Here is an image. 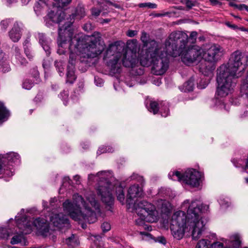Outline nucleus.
<instances>
[{
  "instance_id": "3c124183",
  "label": "nucleus",
  "mask_w": 248,
  "mask_h": 248,
  "mask_svg": "<svg viewBox=\"0 0 248 248\" xmlns=\"http://www.w3.org/2000/svg\"><path fill=\"white\" fill-rule=\"evenodd\" d=\"M197 32L196 31H192L190 34V36L188 37V40H191V43H193L195 42L197 36Z\"/></svg>"
},
{
  "instance_id": "423d86ee",
  "label": "nucleus",
  "mask_w": 248,
  "mask_h": 248,
  "mask_svg": "<svg viewBox=\"0 0 248 248\" xmlns=\"http://www.w3.org/2000/svg\"><path fill=\"white\" fill-rule=\"evenodd\" d=\"M120 46L117 42L110 44L104 54V60L106 62L110 72L113 74L119 73L121 70L120 59L122 58L123 65L126 67L135 68L139 63L136 53L131 50H127L123 55L119 52Z\"/></svg>"
},
{
  "instance_id": "f8f14e48",
  "label": "nucleus",
  "mask_w": 248,
  "mask_h": 248,
  "mask_svg": "<svg viewBox=\"0 0 248 248\" xmlns=\"http://www.w3.org/2000/svg\"><path fill=\"white\" fill-rule=\"evenodd\" d=\"M106 173L107 172L105 171H102L98 172L96 174L97 177H99L100 175L102 176L100 179H104L105 181L104 184H99L97 189V194L101 196L103 202L109 205L113 203L114 200L111 193L113 185L106 179Z\"/></svg>"
},
{
  "instance_id": "ea45409f",
  "label": "nucleus",
  "mask_w": 248,
  "mask_h": 248,
  "mask_svg": "<svg viewBox=\"0 0 248 248\" xmlns=\"http://www.w3.org/2000/svg\"><path fill=\"white\" fill-rule=\"evenodd\" d=\"M33 82L30 79H26L22 84L23 88L26 90H30L33 86Z\"/></svg>"
},
{
  "instance_id": "e433bc0d",
  "label": "nucleus",
  "mask_w": 248,
  "mask_h": 248,
  "mask_svg": "<svg viewBox=\"0 0 248 248\" xmlns=\"http://www.w3.org/2000/svg\"><path fill=\"white\" fill-rule=\"evenodd\" d=\"M59 96L63 101L64 105H66L68 98V91L64 90L60 93Z\"/></svg>"
},
{
  "instance_id": "69168bd1",
  "label": "nucleus",
  "mask_w": 248,
  "mask_h": 248,
  "mask_svg": "<svg viewBox=\"0 0 248 248\" xmlns=\"http://www.w3.org/2000/svg\"><path fill=\"white\" fill-rule=\"evenodd\" d=\"M212 5H221V3L217 0H209Z\"/></svg>"
},
{
  "instance_id": "1a4fd4ad",
  "label": "nucleus",
  "mask_w": 248,
  "mask_h": 248,
  "mask_svg": "<svg viewBox=\"0 0 248 248\" xmlns=\"http://www.w3.org/2000/svg\"><path fill=\"white\" fill-rule=\"evenodd\" d=\"M248 65V55L237 50L232 53L227 65L221 66H225L230 74L238 78L242 76V72Z\"/></svg>"
},
{
  "instance_id": "e2e57ef3",
  "label": "nucleus",
  "mask_w": 248,
  "mask_h": 248,
  "mask_svg": "<svg viewBox=\"0 0 248 248\" xmlns=\"http://www.w3.org/2000/svg\"><path fill=\"white\" fill-rule=\"evenodd\" d=\"M50 65V62L49 61H44L43 63V66L44 68H47Z\"/></svg>"
},
{
  "instance_id": "6e6d98bb",
  "label": "nucleus",
  "mask_w": 248,
  "mask_h": 248,
  "mask_svg": "<svg viewBox=\"0 0 248 248\" xmlns=\"http://www.w3.org/2000/svg\"><path fill=\"white\" fill-rule=\"evenodd\" d=\"M138 34V31L135 30H128L126 32V35L130 37H133Z\"/></svg>"
},
{
  "instance_id": "de8ad7c7",
  "label": "nucleus",
  "mask_w": 248,
  "mask_h": 248,
  "mask_svg": "<svg viewBox=\"0 0 248 248\" xmlns=\"http://www.w3.org/2000/svg\"><path fill=\"white\" fill-rule=\"evenodd\" d=\"M154 240L163 245H166L167 241L166 238L162 236L154 238Z\"/></svg>"
},
{
  "instance_id": "ddd939ff",
  "label": "nucleus",
  "mask_w": 248,
  "mask_h": 248,
  "mask_svg": "<svg viewBox=\"0 0 248 248\" xmlns=\"http://www.w3.org/2000/svg\"><path fill=\"white\" fill-rule=\"evenodd\" d=\"M203 49L197 45H187L186 48L183 50L180 55L184 63L188 65L195 62L199 61L202 58Z\"/></svg>"
},
{
  "instance_id": "79ce46f5",
  "label": "nucleus",
  "mask_w": 248,
  "mask_h": 248,
  "mask_svg": "<svg viewBox=\"0 0 248 248\" xmlns=\"http://www.w3.org/2000/svg\"><path fill=\"white\" fill-rule=\"evenodd\" d=\"M113 150L112 147H101L99 148L97 152V154L100 155L106 152H112Z\"/></svg>"
},
{
  "instance_id": "0eeeda50",
  "label": "nucleus",
  "mask_w": 248,
  "mask_h": 248,
  "mask_svg": "<svg viewBox=\"0 0 248 248\" xmlns=\"http://www.w3.org/2000/svg\"><path fill=\"white\" fill-rule=\"evenodd\" d=\"M227 70L225 66H220L217 70V80L218 85L216 96L218 99L226 97L233 90L235 83L232 79L236 77L230 74Z\"/></svg>"
},
{
  "instance_id": "39448f33",
  "label": "nucleus",
  "mask_w": 248,
  "mask_h": 248,
  "mask_svg": "<svg viewBox=\"0 0 248 248\" xmlns=\"http://www.w3.org/2000/svg\"><path fill=\"white\" fill-rule=\"evenodd\" d=\"M148 46L149 48L140 56V63L144 66L152 64V72L154 75H163L169 67L168 53L162 51L155 41L150 42Z\"/></svg>"
},
{
  "instance_id": "c9c22d12",
  "label": "nucleus",
  "mask_w": 248,
  "mask_h": 248,
  "mask_svg": "<svg viewBox=\"0 0 248 248\" xmlns=\"http://www.w3.org/2000/svg\"><path fill=\"white\" fill-rule=\"evenodd\" d=\"M141 40L144 43V45L147 47V48L145 50H142L140 53V56L143 54V52H145L148 48L149 46H148V44L152 41H155L154 40H151L149 41L147 40V34L145 32H143L142 33V35L141 36Z\"/></svg>"
},
{
  "instance_id": "4be33fe9",
  "label": "nucleus",
  "mask_w": 248,
  "mask_h": 248,
  "mask_svg": "<svg viewBox=\"0 0 248 248\" xmlns=\"http://www.w3.org/2000/svg\"><path fill=\"white\" fill-rule=\"evenodd\" d=\"M38 38L40 44L46 52V55H49L51 53L50 41L46 38L44 34L41 33L38 34Z\"/></svg>"
},
{
  "instance_id": "864d4df0",
  "label": "nucleus",
  "mask_w": 248,
  "mask_h": 248,
  "mask_svg": "<svg viewBox=\"0 0 248 248\" xmlns=\"http://www.w3.org/2000/svg\"><path fill=\"white\" fill-rule=\"evenodd\" d=\"M131 177L132 179H137L141 184H142L144 181L143 178L142 176H139L138 174H133Z\"/></svg>"
},
{
  "instance_id": "f3484780",
  "label": "nucleus",
  "mask_w": 248,
  "mask_h": 248,
  "mask_svg": "<svg viewBox=\"0 0 248 248\" xmlns=\"http://www.w3.org/2000/svg\"><path fill=\"white\" fill-rule=\"evenodd\" d=\"M31 224L32 226L36 229L38 234L44 236L48 234L49 226L46 219L38 217L33 220Z\"/></svg>"
},
{
  "instance_id": "cd10ccee",
  "label": "nucleus",
  "mask_w": 248,
  "mask_h": 248,
  "mask_svg": "<svg viewBox=\"0 0 248 248\" xmlns=\"http://www.w3.org/2000/svg\"><path fill=\"white\" fill-rule=\"evenodd\" d=\"M46 0H38L34 6V11L37 15H39L42 9L46 5Z\"/></svg>"
},
{
  "instance_id": "473e14b6",
  "label": "nucleus",
  "mask_w": 248,
  "mask_h": 248,
  "mask_svg": "<svg viewBox=\"0 0 248 248\" xmlns=\"http://www.w3.org/2000/svg\"><path fill=\"white\" fill-rule=\"evenodd\" d=\"M55 3L53 4L56 7L63 8L69 4L72 0H54Z\"/></svg>"
},
{
  "instance_id": "9d476101",
  "label": "nucleus",
  "mask_w": 248,
  "mask_h": 248,
  "mask_svg": "<svg viewBox=\"0 0 248 248\" xmlns=\"http://www.w3.org/2000/svg\"><path fill=\"white\" fill-rule=\"evenodd\" d=\"M169 177L174 181L185 182L193 187H197L200 185L202 174L194 169H188L184 174L178 171H171L169 173Z\"/></svg>"
},
{
  "instance_id": "4468645a",
  "label": "nucleus",
  "mask_w": 248,
  "mask_h": 248,
  "mask_svg": "<svg viewBox=\"0 0 248 248\" xmlns=\"http://www.w3.org/2000/svg\"><path fill=\"white\" fill-rule=\"evenodd\" d=\"M86 13L85 9L83 6L81 4H79L76 8L75 12L72 14L70 16V21L67 23H65L62 26H59V33L60 31V29H62V30L61 31V35L64 34L63 36H67L71 35H73L72 31L70 30H67L68 28L70 27L71 24L74 22V18L76 17L77 19H80L83 17L85 16Z\"/></svg>"
},
{
  "instance_id": "c756f323",
  "label": "nucleus",
  "mask_w": 248,
  "mask_h": 248,
  "mask_svg": "<svg viewBox=\"0 0 248 248\" xmlns=\"http://www.w3.org/2000/svg\"><path fill=\"white\" fill-rule=\"evenodd\" d=\"M65 243L67 245L71 247H74L78 245V242L74 234H72L70 237L66 239Z\"/></svg>"
},
{
  "instance_id": "4d7b16f0",
  "label": "nucleus",
  "mask_w": 248,
  "mask_h": 248,
  "mask_svg": "<svg viewBox=\"0 0 248 248\" xmlns=\"http://www.w3.org/2000/svg\"><path fill=\"white\" fill-rule=\"evenodd\" d=\"M94 81H95V83H96V84L97 86H101L103 83V81L102 79L99 78H97L96 77L94 78Z\"/></svg>"
},
{
  "instance_id": "0e129e2a",
  "label": "nucleus",
  "mask_w": 248,
  "mask_h": 248,
  "mask_svg": "<svg viewBox=\"0 0 248 248\" xmlns=\"http://www.w3.org/2000/svg\"><path fill=\"white\" fill-rule=\"evenodd\" d=\"M140 234L142 235L146 236L149 238H152V235L149 232H140Z\"/></svg>"
},
{
  "instance_id": "37998d69",
  "label": "nucleus",
  "mask_w": 248,
  "mask_h": 248,
  "mask_svg": "<svg viewBox=\"0 0 248 248\" xmlns=\"http://www.w3.org/2000/svg\"><path fill=\"white\" fill-rule=\"evenodd\" d=\"M9 234L7 229L3 227L0 228V237L3 239H7Z\"/></svg>"
},
{
  "instance_id": "b1692460",
  "label": "nucleus",
  "mask_w": 248,
  "mask_h": 248,
  "mask_svg": "<svg viewBox=\"0 0 248 248\" xmlns=\"http://www.w3.org/2000/svg\"><path fill=\"white\" fill-rule=\"evenodd\" d=\"M194 80L193 78H190L182 86L179 88L181 91L184 92H189L193 90L194 87Z\"/></svg>"
},
{
  "instance_id": "09e8293b",
  "label": "nucleus",
  "mask_w": 248,
  "mask_h": 248,
  "mask_svg": "<svg viewBox=\"0 0 248 248\" xmlns=\"http://www.w3.org/2000/svg\"><path fill=\"white\" fill-rule=\"evenodd\" d=\"M16 58L19 62V63H20L21 65H25L27 63V61L26 59L22 57L20 55L16 54Z\"/></svg>"
},
{
  "instance_id": "f257e3e1",
  "label": "nucleus",
  "mask_w": 248,
  "mask_h": 248,
  "mask_svg": "<svg viewBox=\"0 0 248 248\" xmlns=\"http://www.w3.org/2000/svg\"><path fill=\"white\" fill-rule=\"evenodd\" d=\"M182 208L187 209V215L182 211L175 212L172 216L171 225L185 226L186 230L191 231L193 240H198L205 230V223L201 214L207 211L208 206L200 204L198 201H192L189 204V200L185 201Z\"/></svg>"
},
{
  "instance_id": "6e6552de",
  "label": "nucleus",
  "mask_w": 248,
  "mask_h": 248,
  "mask_svg": "<svg viewBox=\"0 0 248 248\" xmlns=\"http://www.w3.org/2000/svg\"><path fill=\"white\" fill-rule=\"evenodd\" d=\"M188 43L187 34L181 31L171 32L165 41L167 52L172 57L180 56Z\"/></svg>"
},
{
  "instance_id": "20e7f679",
  "label": "nucleus",
  "mask_w": 248,
  "mask_h": 248,
  "mask_svg": "<svg viewBox=\"0 0 248 248\" xmlns=\"http://www.w3.org/2000/svg\"><path fill=\"white\" fill-rule=\"evenodd\" d=\"M143 192L142 187L139 185L134 184L128 189L126 203L128 209L135 211L140 218L136 220L138 225L143 224V221L154 222L158 220V214L155 207L146 201H135L134 198L141 197Z\"/></svg>"
},
{
  "instance_id": "338daca9",
  "label": "nucleus",
  "mask_w": 248,
  "mask_h": 248,
  "mask_svg": "<svg viewBox=\"0 0 248 248\" xmlns=\"http://www.w3.org/2000/svg\"><path fill=\"white\" fill-rule=\"evenodd\" d=\"M70 178L69 177H64L63 179V184L62 186H63L64 184L67 182L69 184H70Z\"/></svg>"
},
{
  "instance_id": "2eb2a0df",
  "label": "nucleus",
  "mask_w": 248,
  "mask_h": 248,
  "mask_svg": "<svg viewBox=\"0 0 248 248\" xmlns=\"http://www.w3.org/2000/svg\"><path fill=\"white\" fill-rule=\"evenodd\" d=\"M222 52V48L218 45H208L203 49L202 58L206 61L214 62L218 61Z\"/></svg>"
},
{
  "instance_id": "393cba45",
  "label": "nucleus",
  "mask_w": 248,
  "mask_h": 248,
  "mask_svg": "<svg viewBox=\"0 0 248 248\" xmlns=\"http://www.w3.org/2000/svg\"><path fill=\"white\" fill-rule=\"evenodd\" d=\"M66 82L70 84H73L76 79L75 75V68H71L70 66H67L66 73Z\"/></svg>"
},
{
  "instance_id": "412c9836",
  "label": "nucleus",
  "mask_w": 248,
  "mask_h": 248,
  "mask_svg": "<svg viewBox=\"0 0 248 248\" xmlns=\"http://www.w3.org/2000/svg\"><path fill=\"white\" fill-rule=\"evenodd\" d=\"M58 46V49L57 50V52L60 54H63L65 50L68 49L70 51V54L69 56V59L68 62V65L67 66H70L71 68H75V65L76 62V54L78 52H74L72 50H71L69 47H60Z\"/></svg>"
},
{
  "instance_id": "603ef678",
  "label": "nucleus",
  "mask_w": 248,
  "mask_h": 248,
  "mask_svg": "<svg viewBox=\"0 0 248 248\" xmlns=\"http://www.w3.org/2000/svg\"><path fill=\"white\" fill-rule=\"evenodd\" d=\"M24 51L27 57L30 59L31 60L34 57L33 53L30 50L29 48L24 47Z\"/></svg>"
},
{
  "instance_id": "f03ea898",
  "label": "nucleus",
  "mask_w": 248,
  "mask_h": 248,
  "mask_svg": "<svg viewBox=\"0 0 248 248\" xmlns=\"http://www.w3.org/2000/svg\"><path fill=\"white\" fill-rule=\"evenodd\" d=\"M60 31L62 29H60ZM101 35L99 32H94L91 36L78 33L63 36L59 32L57 43L60 47H69L74 52H79L83 57L88 58H95L100 54L104 49V44L100 42Z\"/></svg>"
},
{
  "instance_id": "72a5a7b5",
  "label": "nucleus",
  "mask_w": 248,
  "mask_h": 248,
  "mask_svg": "<svg viewBox=\"0 0 248 248\" xmlns=\"http://www.w3.org/2000/svg\"><path fill=\"white\" fill-rule=\"evenodd\" d=\"M23 239L22 234H17L14 235L11 239L10 243L12 245H15L21 243Z\"/></svg>"
},
{
  "instance_id": "bb28decb",
  "label": "nucleus",
  "mask_w": 248,
  "mask_h": 248,
  "mask_svg": "<svg viewBox=\"0 0 248 248\" xmlns=\"http://www.w3.org/2000/svg\"><path fill=\"white\" fill-rule=\"evenodd\" d=\"M116 194L117 200L122 204H124V188L121 185L116 187Z\"/></svg>"
},
{
  "instance_id": "dca6fc26",
  "label": "nucleus",
  "mask_w": 248,
  "mask_h": 248,
  "mask_svg": "<svg viewBox=\"0 0 248 248\" xmlns=\"http://www.w3.org/2000/svg\"><path fill=\"white\" fill-rule=\"evenodd\" d=\"M53 10H51L46 17V24L47 26H50L51 24L49 23L51 21L54 23H57L59 25L64 19L65 16V13L62 10V8L56 7L54 5Z\"/></svg>"
},
{
  "instance_id": "680f3d73",
  "label": "nucleus",
  "mask_w": 248,
  "mask_h": 248,
  "mask_svg": "<svg viewBox=\"0 0 248 248\" xmlns=\"http://www.w3.org/2000/svg\"><path fill=\"white\" fill-rule=\"evenodd\" d=\"M30 44V40L29 38H27L24 41V42L23 43L24 47L29 48L28 46H29Z\"/></svg>"
},
{
  "instance_id": "a18cd8bd",
  "label": "nucleus",
  "mask_w": 248,
  "mask_h": 248,
  "mask_svg": "<svg viewBox=\"0 0 248 248\" xmlns=\"http://www.w3.org/2000/svg\"><path fill=\"white\" fill-rule=\"evenodd\" d=\"M209 80V78L207 79H205L204 80L202 79L201 81L198 83V87L201 89L205 88L208 84Z\"/></svg>"
},
{
  "instance_id": "a878e982",
  "label": "nucleus",
  "mask_w": 248,
  "mask_h": 248,
  "mask_svg": "<svg viewBox=\"0 0 248 248\" xmlns=\"http://www.w3.org/2000/svg\"><path fill=\"white\" fill-rule=\"evenodd\" d=\"M9 115V111L6 108L3 103L0 101V122L6 120Z\"/></svg>"
},
{
  "instance_id": "9b49d317",
  "label": "nucleus",
  "mask_w": 248,
  "mask_h": 248,
  "mask_svg": "<svg viewBox=\"0 0 248 248\" xmlns=\"http://www.w3.org/2000/svg\"><path fill=\"white\" fill-rule=\"evenodd\" d=\"M226 246L220 242H216L210 244V241L206 239L201 240L197 244L196 248H238L241 244L240 236L234 234L230 237V239L225 242Z\"/></svg>"
},
{
  "instance_id": "aec40b11",
  "label": "nucleus",
  "mask_w": 248,
  "mask_h": 248,
  "mask_svg": "<svg viewBox=\"0 0 248 248\" xmlns=\"http://www.w3.org/2000/svg\"><path fill=\"white\" fill-rule=\"evenodd\" d=\"M170 230L173 238L178 240H180L183 238L185 231L190 232H191V231L186 230L185 226L171 225Z\"/></svg>"
},
{
  "instance_id": "052dcab7",
  "label": "nucleus",
  "mask_w": 248,
  "mask_h": 248,
  "mask_svg": "<svg viewBox=\"0 0 248 248\" xmlns=\"http://www.w3.org/2000/svg\"><path fill=\"white\" fill-rule=\"evenodd\" d=\"M83 29L86 31H89L91 29V25L90 23H87L83 26Z\"/></svg>"
},
{
  "instance_id": "c03bdc74",
  "label": "nucleus",
  "mask_w": 248,
  "mask_h": 248,
  "mask_svg": "<svg viewBox=\"0 0 248 248\" xmlns=\"http://www.w3.org/2000/svg\"><path fill=\"white\" fill-rule=\"evenodd\" d=\"M182 1L184 4H186L188 9L191 8L195 5V1L192 0H182Z\"/></svg>"
},
{
  "instance_id": "8fccbe9b",
  "label": "nucleus",
  "mask_w": 248,
  "mask_h": 248,
  "mask_svg": "<svg viewBox=\"0 0 248 248\" xmlns=\"http://www.w3.org/2000/svg\"><path fill=\"white\" fill-rule=\"evenodd\" d=\"M101 228L104 232H106L109 231L111 227L109 223L105 222L101 225Z\"/></svg>"
},
{
  "instance_id": "2f4dec72",
  "label": "nucleus",
  "mask_w": 248,
  "mask_h": 248,
  "mask_svg": "<svg viewBox=\"0 0 248 248\" xmlns=\"http://www.w3.org/2000/svg\"><path fill=\"white\" fill-rule=\"evenodd\" d=\"M55 65L60 76H62L64 75V63L62 62L55 61Z\"/></svg>"
},
{
  "instance_id": "c85d7f7f",
  "label": "nucleus",
  "mask_w": 248,
  "mask_h": 248,
  "mask_svg": "<svg viewBox=\"0 0 248 248\" xmlns=\"http://www.w3.org/2000/svg\"><path fill=\"white\" fill-rule=\"evenodd\" d=\"M206 67L207 68V71H204L203 68L201 67L200 68L201 71L204 76H207L209 78H210L213 76V71L214 70L215 68L213 65H211V64H209Z\"/></svg>"
},
{
  "instance_id": "6ab92c4d",
  "label": "nucleus",
  "mask_w": 248,
  "mask_h": 248,
  "mask_svg": "<svg viewBox=\"0 0 248 248\" xmlns=\"http://www.w3.org/2000/svg\"><path fill=\"white\" fill-rule=\"evenodd\" d=\"M23 24L21 22H16L9 32L10 39L14 42H18L21 37Z\"/></svg>"
},
{
  "instance_id": "49530a36",
  "label": "nucleus",
  "mask_w": 248,
  "mask_h": 248,
  "mask_svg": "<svg viewBox=\"0 0 248 248\" xmlns=\"http://www.w3.org/2000/svg\"><path fill=\"white\" fill-rule=\"evenodd\" d=\"M10 23V19H5L1 21L0 26L2 30H5Z\"/></svg>"
},
{
  "instance_id": "4c0bfd02",
  "label": "nucleus",
  "mask_w": 248,
  "mask_h": 248,
  "mask_svg": "<svg viewBox=\"0 0 248 248\" xmlns=\"http://www.w3.org/2000/svg\"><path fill=\"white\" fill-rule=\"evenodd\" d=\"M141 65H139L138 64L135 65V68H132V71L133 72L135 73L136 75H141L143 74L144 73V69L141 66L142 65L140 64ZM142 66H143L142 65Z\"/></svg>"
},
{
  "instance_id": "774afa93",
  "label": "nucleus",
  "mask_w": 248,
  "mask_h": 248,
  "mask_svg": "<svg viewBox=\"0 0 248 248\" xmlns=\"http://www.w3.org/2000/svg\"><path fill=\"white\" fill-rule=\"evenodd\" d=\"M245 6H246V4H244L237 5V8L241 11L243 10H245Z\"/></svg>"
},
{
  "instance_id": "bf43d9fd",
  "label": "nucleus",
  "mask_w": 248,
  "mask_h": 248,
  "mask_svg": "<svg viewBox=\"0 0 248 248\" xmlns=\"http://www.w3.org/2000/svg\"><path fill=\"white\" fill-rule=\"evenodd\" d=\"M108 3L114 6V7H115L116 8H117V9H122V7L121 5H120V4H118L117 3H113L112 2H110V1H109L108 2Z\"/></svg>"
},
{
  "instance_id": "a211bd4d",
  "label": "nucleus",
  "mask_w": 248,
  "mask_h": 248,
  "mask_svg": "<svg viewBox=\"0 0 248 248\" xmlns=\"http://www.w3.org/2000/svg\"><path fill=\"white\" fill-rule=\"evenodd\" d=\"M50 221L53 225L59 229L69 226V220L66 216L62 213L54 214L50 217Z\"/></svg>"
},
{
  "instance_id": "13d9d810",
  "label": "nucleus",
  "mask_w": 248,
  "mask_h": 248,
  "mask_svg": "<svg viewBox=\"0 0 248 248\" xmlns=\"http://www.w3.org/2000/svg\"><path fill=\"white\" fill-rule=\"evenodd\" d=\"M225 24L228 27H229L231 29H232L233 30L238 29V27L236 25H235L234 24H232L230 22H228V21L226 22L225 23Z\"/></svg>"
},
{
  "instance_id": "f704fd0d",
  "label": "nucleus",
  "mask_w": 248,
  "mask_h": 248,
  "mask_svg": "<svg viewBox=\"0 0 248 248\" xmlns=\"http://www.w3.org/2000/svg\"><path fill=\"white\" fill-rule=\"evenodd\" d=\"M160 113L162 117H167L169 113V108L167 103H164L160 108Z\"/></svg>"
},
{
  "instance_id": "7ed1b4c3",
  "label": "nucleus",
  "mask_w": 248,
  "mask_h": 248,
  "mask_svg": "<svg viewBox=\"0 0 248 248\" xmlns=\"http://www.w3.org/2000/svg\"><path fill=\"white\" fill-rule=\"evenodd\" d=\"M95 197L93 192L87 193L85 201L81 195L75 194L73 202L67 200L63 203V209L76 221L83 220L93 223L97 221V215L100 214V205Z\"/></svg>"
},
{
  "instance_id": "a19ab883",
  "label": "nucleus",
  "mask_w": 248,
  "mask_h": 248,
  "mask_svg": "<svg viewBox=\"0 0 248 248\" xmlns=\"http://www.w3.org/2000/svg\"><path fill=\"white\" fill-rule=\"evenodd\" d=\"M139 7L140 8L148 7L151 9H155L157 7V5L151 2H145L140 3Z\"/></svg>"
},
{
  "instance_id": "58836bf2",
  "label": "nucleus",
  "mask_w": 248,
  "mask_h": 248,
  "mask_svg": "<svg viewBox=\"0 0 248 248\" xmlns=\"http://www.w3.org/2000/svg\"><path fill=\"white\" fill-rule=\"evenodd\" d=\"M16 219L17 223L18 224H20L21 222H23L24 224L26 225V226L29 228L30 230H31L32 226L31 225L29 222L27 221V218L25 217H20Z\"/></svg>"
},
{
  "instance_id": "5fc2aeb1",
  "label": "nucleus",
  "mask_w": 248,
  "mask_h": 248,
  "mask_svg": "<svg viewBox=\"0 0 248 248\" xmlns=\"http://www.w3.org/2000/svg\"><path fill=\"white\" fill-rule=\"evenodd\" d=\"M92 15L94 16H98L101 12V11L99 9H98L96 8H93L91 9Z\"/></svg>"
},
{
  "instance_id": "7c9ffc66",
  "label": "nucleus",
  "mask_w": 248,
  "mask_h": 248,
  "mask_svg": "<svg viewBox=\"0 0 248 248\" xmlns=\"http://www.w3.org/2000/svg\"><path fill=\"white\" fill-rule=\"evenodd\" d=\"M148 110L154 114H156L159 110L158 104L156 101H151L150 103V108Z\"/></svg>"
},
{
  "instance_id": "5701e85b",
  "label": "nucleus",
  "mask_w": 248,
  "mask_h": 248,
  "mask_svg": "<svg viewBox=\"0 0 248 248\" xmlns=\"http://www.w3.org/2000/svg\"><path fill=\"white\" fill-rule=\"evenodd\" d=\"M0 158L6 159L7 160L8 162L9 163H16L18 164L20 162V156L18 154L14 152H10L6 155H2Z\"/></svg>"
}]
</instances>
